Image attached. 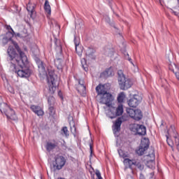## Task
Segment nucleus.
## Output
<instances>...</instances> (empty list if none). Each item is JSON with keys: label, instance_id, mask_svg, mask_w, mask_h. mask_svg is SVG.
Listing matches in <instances>:
<instances>
[{"label": "nucleus", "instance_id": "nucleus-1", "mask_svg": "<svg viewBox=\"0 0 179 179\" xmlns=\"http://www.w3.org/2000/svg\"><path fill=\"white\" fill-rule=\"evenodd\" d=\"M15 50L12 46H9L7 50V54L8 55L7 61L10 62V69L13 72L17 73L20 78H30L31 75V70L27 66L29 64V59H27V56L19 47L17 43L14 41H11Z\"/></svg>", "mask_w": 179, "mask_h": 179}, {"label": "nucleus", "instance_id": "nucleus-2", "mask_svg": "<svg viewBox=\"0 0 179 179\" xmlns=\"http://www.w3.org/2000/svg\"><path fill=\"white\" fill-rule=\"evenodd\" d=\"M95 90L97 93L96 96V100L101 104H106L107 107H110L114 99L113 98V94L108 92L107 85L106 84H99L96 87Z\"/></svg>", "mask_w": 179, "mask_h": 179}, {"label": "nucleus", "instance_id": "nucleus-3", "mask_svg": "<svg viewBox=\"0 0 179 179\" xmlns=\"http://www.w3.org/2000/svg\"><path fill=\"white\" fill-rule=\"evenodd\" d=\"M48 85L49 87V94H54L57 90V87H58V85H59V83L58 82V76L55 74V73L50 71V69H48Z\"/></svg>", "mask_w": 179, "mask_h": 179}, {"label": "nucleus", "instance_id": "nucleus-4", "mask_svg": "<svg viewBox=\"0 0 179 179\" xmlns=\"http://www.w3.org/2000/svg\"><path fill=\"white\" fill-rule=\"evenodd\" d=\"M118 83L120 86V89L121 90H128V89L132 87V80L131 79L126 78L125 75L120 71H118Z\"/></svg>", "mask_w": 179, "mask_h": 179}, {"label": "nucleus", "instance_id": "nucleus-5", "mask_svg": "<svg viewBox=\"0 0 179 179\" xmlns=\"http://www.w3.org/2000/svg\"><path fill=\"white\" fill-rule=\"evenodd\" d=\"M0 111L2 114H5L8 120H12L13 121L17 120L15 110L10 108L6 103H3L0 105Z\"/></svg>", "mask_w": 179, "mask_h": 179}, {"label": "nucleus", "instance_id": "nucleus-6", "mask_svg": "<svg viewBox=\"0 0 179 179\" xmlns=\"http://www.w3.org/2000/svg\"><path fill=\"white\" fill-rule=\"evenodd\" d=\"M168 132L171 133V135L173 136L175 143L173 141V140L169 138V136H166V141L172 149L174 148V145H179V138H178V134H177V131H176V127L174 126L171 125L169 129L168 130Z\"/></svg>", "mask_w": 179, "mask_h": 179}, {"label": "nucleus", "instance_id": "nucleus-7", "mask_svg": "<svg viewBox=\"0 0 179 179\" xmlns=\"http://www.w3.org/2000/svg\"><path fill=\"white\" fill-rule=\"evenodd\" d=\"M128 115L135 120V121H141L142 118H143V115L142 114V110L140 109H133L131 108H127L126 110Z\"/></svg>", "mask_w": 179, "mask_h": 179}, {"label": "nucleus", "instance_id": "nucleus-8", "mask_svg": "<svg viewBox=\"0 0 179 179\" xmlns=\"http://www.w3.org/2000/svg\"><path fill=\"white\" fill-rule=\"evenodd\" d=\"M65 163H66V159H65L64 156L56 155L53 163V167L55 170H61V169L65 166Z\"/></svg>", "mask_w": 179, "mask_h": 179}, {"label": "nucleus", "instance_id": "nucleus-9", "mask_svg": "<svg viewBox=\"0 0 179 179\" xmlns=\"http://www.w3.org/2000/svg\"><path fill=\"white\" fill-rule=\"evenodd\" d=\"M59 148V141L57 138L50 140L45 145L47 152H51L54 149H58Z\"/></svg>", "mask_w": 179, "mask_h": 179}, {"label": "nucleus", "instance_id": "nucleus-10", "mask_svg": "<svg viewBox=\"0 0 179 179\" xmlns=\"http://www.w3.org/2000/svg\"><path fill=\"white\" fill-rule=\"evenodd\" d=\"M139 103H141V100H139L138 95H134L132 98L127 101L129 107H131L132 108H136V107L139 106Z\"/></svg>", "mask_w": 179, "mask_h": 179}, {"label": "nucleus", "instance_id": "nucleus-11", "mask_svg": "<svg viewBox=\"0 0 179 179\" xmlns=\"http://www.w3.org/2000/svg\"><path fill=\"white\" fill-rule=\"evenodd\" d=\"M122 120H124V117H118L113 125V131L114 134H117V132H120L121 131V125L122 124Z\"/></svg>", "mask_w": 179, "mask_h": 179}, {"label": "nucleus", "instance_id": "nucleus-12", "mask_svg": "<svg viewBox=\"0 0 179 179\" xmlns=\"http://www.w3.org/2000/svg\"><path fill=\"white\" fill-rule=\"evenodd\" d=\"M31 110L36 113L38 117L44 115V111L41 109V107L36 105L30 106Z\"/></svg>", "mask_w": 179, "mask_h": 179}, {"label": "nucleus", "instance_id": "nucleus-13", "mask_svg": "<svg viewBox=\"0 0 179 179\" xmlns=\"http://www.w3.org/2000/svg\"><path fill=\"white\" fill-rule=\"evenodd\" d=\"M55 65L59 71H61V72H62V69H64V62L62 61V57H57L55 59Z\"/></svg>", "mask_w": 179, "mask_h": 179}, {"label": "nucleus", "instance_id": "nucleus-14", "mask_svg": "<svg viewBox=\"0 0 179 179\" xmlns=\"http://www.w3.org/2000/svg\"><path fill=\"white\" fill-rule=\"evenodd\" d=\"M96 50L92 48H87L85 51V55L87 59H96V55H94Z\"/></svg>", "mask_w": 179, "mask_h": 179}, {"label": "nucleus", "instance_id": "nucleus-15", "mask_svg": "<svg viewBox=\"0 0 179 179\" xmlns=\"http://www.w3.org/2000/svg\"><path fill=\"white\" fill-rule=\"evenodd\" d=\"M137 159H138L136 158H134L132 159H130L129 158H125L123 161V163L126 164V166H128L130 170H133L132 166H135Z\"/></svg>", "mask_w": 179, "mask_h": 179}, {"label": "nucleus", "instance_id": "nucleus-16", "mask_svg": "<svg viewBox=\"0 0 179 179\" xmlns=\"http://www.w3.org/2000/svg\"><path fill=\"white\" fill-rule=\"evenodd\" d=\"M74 44L76 47V52H77L78 55L79 57H82V52H83V50H82V49L80 48L78 50L79 44H80V41H79V39H78V38H76V36L74 37Z\"/></svg>", "mask_w": 179, "mask_h": 179}, {"label": "nucleus", "instance_id": "nucleus-17", "mask_svg": "<svg viewBox=\"0 0 179 179\" xmlns=\"http://www.w3.org/2000/svg\"><path fill=\"white\" fill-rule=\"evenodd\" d=\"M136 134L141 136L146 135V127H145L143 124H138V128L137 129V133Z\"/></svg>", "mask_w": 179, "mask_h": 179}, {"label": "nucleus", "instance_id": "nucleus-18", "mask_svg": "<svg viewBox=\"0 0 179 179\" xmlns=\"http://www.w3.org/2000/svg\"><path fill=\"white\" fill-rule=\"evenodd\" d=\"M40 75H47V71H45V64L41 62L37 64Z\"/></svg>", "mask_w": 179, "mask_h": 179}, {"label": "nucleus", "instance_id": "nucleus-19", "mask_svg": "<svg viewBox=\"0 0 179 179\" xmlns=\"http://www.w3.org/2000/svg\"><path fill=\"white\" fill-rule=\"evenodd\" d=\"M111 75H113V71L110 69H107L101 73L100 76L101 78H103V79H107V78L111 76Z\"/></svg>", "mask_w": 179, "mask_h": 179}, {"label": "nucleus", "instance_id": "nucleus-20", "mask_svg": "<svg viewBox=\"0 0 179 179\" xmlns=\"http://www.w3.org/2000/svg\"><path fill=\"white\" fill-rule=\"evenodd\" d=\"M149 145H150V141H149V138H143L141 140L140 145L142 146L143 148H145V149H149Z\"/></svg>", "mask_w": 179, "mask_h": 179}, {"label": "nucleus", "instance_id": "nucleus-21", "mask_svg": "<svg viewBox=\"0 0 179 179\" xmlns=\"http://www.w3.org/2000/svg\"><path fill=\"white\" fill-rule=\"evenodd\" d=\"M69 125H70V129H71V134H73L74 136H76V126L75 124V121H73V120L70 121Z\"/></svg>", "mask_w": 179, "mask_h": 179}, {"label": "nucleus", "instance_id": "nucleus-22", "mask_svg": "<svg viewBox=\"0 0 179 179\" xmlns=\"http://www.w3.org/2000/svg\"><path fill=\"white\" fill-rule=\"evenodd\" d=\"M56 44V48L55 50L57 51V57H60V58H62V45H61V43H59L58 45Z\"/></svg>", "mask_w": 179, "mask_h": 179}, {"label": "nucleus", "instance_id": "nucleus-23", "mask_svg": "<svg viewBox=\"0 0 179 179\" xmlns=\"http://www.w3.org/2000/svg\"><path fill=\"white\" fill-rule=\"evenodd\" d=\"M76 90L80 93V94H85V93H86V86H85V85H78Z\"/></svg>", "mask_w": 179, "mask_h": 179}, {"label": "nucleus", "instance_id": "nucleus-24", "mask_svg": "<svg viewBox=\"0 0 179 179\" xmlns=\"http://www.w3.org/2000/svg\"><path fill=\"white\" fill-rule=\"evenodd\" d=\"M44 9L48 15H51V6H50L48 0H45V1Z\"/></svg>", "mask_w": 179, "mask_h": 179}, {"label": "nucleus", "instance_id": "nucleus-25", "mask_svg": "<svg viewBox=\"0 0 179 179\" xmlns=\"http://www.w3.org/2000/svg\"><path fill=\"white\" fill-rule=\"evenodd\" d=\"M124 113V106L122 104H119L117 108H116V115L120 117V115H122Z\"/></svg>", "mask_w": 179, "mask_h": 179}, {"label": "nucleus", "instance_id": "nucleus-26", "mask_svg": "<svg viewBox=\"0 0 179 179\" xmlns=\"http://www.w3.org/2000/svg\"><path fill=\"white\" fill-rule=\"evenodd\" d=\"M134 166H136V167H137V169L140 170V171H143V170L145 169V165H143V163H142V162H141L139 159H136Z\"/></svg>", "mask_w": 179, "mask_h": 179}, {"label": "nucleus", "instance_id": "nucleus-27", "mask_svg": "<svg viewBox=\"0 0 179 179\" xmlns=\"http://www.w3.org/2000/svg\"><path fill=\"white\" fill-rule=\"evenodd\" d=\"M15 36V31H8L6 34V38H4L5 40H7V41H12V38Z\"/></svg>", "mask_w": 179, "mask_h": 179}, {"label": "nucleus", "instance_id": "nucleus-28", "mask_svg": "<svg viewBox=\"0 0 179 179\" xmlns=\"http://www.w3.org/2000/svg\"><path fill=\"white\" fill-rule=\"evenodd\" d=\"M105 55H107L108 57H113V55H114V49L113 48H106Z\"/></svg>", "mask_w": 179, "mask_h": 179}, {"label": "nucleus", "instance_id": "nucleus-29", "mask_svg": "<svg viewBox=\"0 0 179 179\" xmlns=\"http://www.w3.org/2000/svg\"><path fill=\"white\" fill-rule=\"evenodd\" d=\"M147 149L148 148H145V147L140 145L138 150H136V153H137V155H138V156H143V155H145V152H146Z\"/></svg>", "mask_w": 179, "mask_h": 179}, {"label": "nucleus", "instance_id": "nucleus-30", "mask_svg": "<svg viewBox=\"0 0 179 179\" xmlns=\"http://www.w3.org/2000/svg\"><path fill=\"white\" fill-rule=\"evenodd\" d=\"M139 127V124H131L129 126V129L130 131H131V132H134L135 134H136L138 132V128Z\"/></svg>", "mask_w": 179, "mask_h": 179}, {"label": "nucleus", "instance_id": "nucleus-31", "mask_svg": "<svg viewBox=\"0 0 179 179\" xmlns=\"http://www.w3.org/2000/svg\"><path fill=\"white\" fill-rule=\"evenodd\" d=\"M81 64L84 71H85V72H87L89 71V68H87V62L86 61L85 58H83L81 59Z\"/></svg>", "mask_w": 179, "mask_h": 179}, {"label": "nucleus", "instance_id": "nucleus-32", "mask_svg": "<svg viewBox=\"0 0 179 179\" xmlns=\"http://www.w3.org/2000/svg\"><path fill=\"white\" fill-rule=\"evenodd\" d=\"M103 19L106 20V23H108L110 26H112V27L117 29V27H115V25L114 24V22H111V20H110V17H108V15H105L103 17Z\"/></svg>", "mask_w": 179, "mask_h": 179}, {"label": "nucleus", "instance_id": "nucleus-33", "mask_svg": "<svg viewBox=\"0 0 179 179\" xmlns=\"http://www.w3.org/2000/svg\"><path fill=\"white\" fill-rule=\"evenodd\" d=\"M27 10H28V12H29L31 14L30 15L31 16V15H33V13H34V5H30L28 4L27 6Z\"/></svg>", "mask_w": 179, "mask_h": 179}, {"label": "nucleus", "instance_id": "nucleus-34", "mask_svg": "<svg viewBox=\"0 0 179 179\" xmlns=\"http://www.w3.org/2000/svg\"><path fill=\"white\" fill-rule=\"evenodd\" d=\"M173 66L176 69V71L173 72V73L175 74L176 79L179 80V66H177L176 64H173Z\"/></svg>", "mask_w": 179, "mask_h": 179}, {"label": "nucleus", "instance_id": "nucleus-35", "mask_svg": "<svg viewBox=\"0 0 179 179\" xmlns=\"http://www.w3.org/2000/svg\"><path fill=\"white\" fill-rule=\"evenodd\" d=\"M48 103L49 106H54V103H55V98L54 96L50 95L48 98Z\"/></svg>", "mask_w": 179, "mask_h": 179}, {"label": "nucleus", "instance_id": "nucleus-36", "mask_svg": "<svg viewBox=\"0 0 179 179\" xmlns=\"http://www.w3.org/2000/svg\"><path fill=\"white\" fill-rule=\"evenodd\" d=\"M148 177H149V179H155V173L154 172L150 173L148 175ZM139 179H146V178H145V176H143V173H141Z\"/></svg>", "mask_w": 179, "mask_h": 179}, {"label": "nucleus", "instance_id": "nucleus-37", "mask_svg": "<svg viewBox=\"0 0 179 179\" xmlns=\"http://www.w3.org/2000/svg\"><path fill=\"white\" fill-rule=\"evenodd\" d=\"M124 98H125V95L124 94V92H121L117 96L118 103H123Z\"/></svg>", "mask_w": 179, "mask_h": 179}, {"label": "nucleus", "instance_id": "nucleus-38", "mask_svg": "<svg viewBox=\"0 0 179 179\" xmlns=\"http://www.w3.org/2000/svg\"><path fill=\"white\" fill-rule=\"evenodd\" d=\"M34 59L36 62V64H41V62H43L41 59H40V56H38V55H34Z\"/></svg>", "mask_w": 179, "mask_h": 179}, {"label": "nucleus", "instance_id": "nucleus-39", "mask_svg": "<svg viewBox=\"0 0 179 179\" xmlns=\"http://www.w3.org/2000/svg\"><path fill=\"white\" fill-rule=\"evenodd\" d=\"M64 135H65V136H69V131H68V127H64L62 129Z\"/></svg>", "mask_w": 179, "mask_h": 179}, {"label": "nucleus", "instance_id": "nucleus-40", "mask_svg": "<svg viewBox=\"0 0 179 179\" xmlns=\"http://www.w3.org/2000/svg\"><path fill=\"white\" fill-rule=\"evenodd\" d=\"M49 113L50 115H54L55 114V109L53 106H49Z\"/></svg>", "mask_w": 179, "mask_h": 179}, {"label": "nucleus", "instance_id": "nucleus-41", "mask_svg": "<svg viewBox=\"0 0 179 179\" xmlns=\"http://www.w3.org/2000/svg\"><path fill=\"white\" fill-rule=\"evenodd\" d=\"M95 174L98 179H103V178L101 177V173H100V171L96 170L95 172Z\"/></svg>", "mask_w": 179, "mask_h": 179}, {"label": "nucleus", "instance_id": "nucleus-42", "mask_svg": "<svg viewBox=\"0 0 179 179\" xmlns=\"http://www.w3.org/2000/svg\"><path fill=\"white\" fill-rule=\"evenodd\" d=\"M148 156L150 157H152V159H150V162H153V160H155V150H152V153L148 155Z\"/></svg>", "mask_w": 179, "mask_h": 179}, {"label": "nucleus", "instance_id": "nucleus-43", "mask_svg": "<svg viewBox=\"0 0 179 179\" xmlns=\"http://www.w3.org/2000/svg\"><path fill=\"white\" fill-rule=\"evenodd\" d=\"M126 59H128V61H129V62H131V64L134 65V66H135V64H134V62H132V59H131V57H129V55H127V56L125 57Z\"/></svg>", "mask_w": 179, "mask_h": 179}, {"label": "nucleus", "instance_id": "nucleus-44", "mask_svg": "<svg viewBox=\"0 0 179 179\" xmlns=\"http://www.w3.org/2000/svg\"><path fill=\"white\" fill-rule=\"evenodd\" d=\"M92 142V141H91V143H90V150L91 155L93 153V143Z\"/></svg>", "mask_w": 179, "mask_h": 179}, {"label": "nucleus", "instance_id": "nucleus-45", "mask_svg": "<svg viewBox=\"0 0 179 179\" xmlns=\"http://www.w3.org/2000/svg\"><path fill=\"white\" fill-rule=\"evenodd\" d=\"M169 71H171L172 72H174L176 71V68L174 69V67H173V65H171V64H169Z\"/></svg>", "mask_w": 179, "mask_h": 179}, {"label": "nucleus", "instance_id": "nucleus-46", "mask_svg": "<svg viewBox=\"0 0 179 179\" xmlns=\"http://www.w3.org/2000/svg\"><path fill=\"white\" fill-rule=\"evenodd\" d=\"M6 29L8 30V31H13V29H12V27H10V25H7L6 26Z\"/></svg>", "mask_w": 179, "mask_h": 179}, {"label": "nucleus", "instance_id": "nucleus-47", "mask_svg": "<svg viewBox=\"0 0 179 179\" xmlns=\"http://www.w3.org/2000/svg\"><path fill=\"white\" fill-rule=\"evenodd\" d=\"M172 13H173V15H174L175 16H178V15H179V13H178V12L174 11V10H172Z\"/></svg>", "mask_w": 179, "mask_h": 179}, {"label": "nucleus", "instance_id": "nucleus-48", "mask_svg": "<svg viewBox=\"0 0 179 179\" xmlns=\"http://www.w3.org/2000/svg\"><path fill=\"white\" fill-rule=\"evenodd\" d=\"M62 148H66V143H65V141H63V144H62Z\"/></svg>", "mask_w": 179, "mask_h": 179}, {"label": "nucleus", "instance_id": "nucleus-49", "mask_svg": "<svg viewBox=\"0 0 179 179\" xmlns=\"http://www.w3.org/2000/svg\"><path fill=\"white\" fill-rule=\"evenodd\" d=\"M127 179H134V177H132L131 176L128 175V176H127Z\"/></svg>", "mask_w": 179, "mask_h": 179}, {"label": "nucleus", "instance_id": "nucleus-50", "mask_svg": "<svg viewBox=\"0 0 179 179\" xmlns=\"http://www.w3.org/2000/svg\"><path fill=\"white\" fill-rule=\"evenodd\" d=\"M78 85H85V84H83V80H78Z\"/></svg>", "mask_w": 179, "mask_h": 179}, {"label": "nucleus", "instance_id": "nucleus-51", "mask_svg": "<svg viewBox=\"0 0 179 179\" xmlns=\"http://www.w3.org/2000/svg\"><path fill=\"white\" fill-rule=\"evenodd\" d=\"M10 93H15V91H13V89L12 87H10Z\"/></svg>", "mask_w": 179, "mask_h": 179}, {"label": "nucleus", "instance_id": "nucleus-52", "mask_svg": "<svg viewBox=\"0 0 179 179\" xmlns=\"http://www.w3.org/2000/svg\"><path fill=\"white\" fill-rule=\"evenodd\" d=\"M118 153H119L120 156H122L121 153H122V150H118Z\"/></svg>", "mask_w": 179, "mask_h": 179}, {"label": "nucleus", "instance_id": "nucleus-53", "mask_svg": "<svg viewBox=\"0 0 179 179\" xmlns=\"http://www.w3.org/2000/svg\"><path fill=\"white\" fill-rule=\"evenodd\" d=\"M16 36H17V37H20V34L17 33V34H16Z\"/></svg>", "mask_w": 179, "mask_h": 179}, {"label": "nucleus", "instance_id": "nucleus-54", "mask_svg": "<svg viewBox=\"0 0 179 179\" xmlns=\"http://www.w3.org/2000/svg\"><path fill=\"white\" fill-rule=\"evenodd\" d=\"M39 179H43V177L41 176H40Z\"/></svg>", "mask_w": 179, "mask_h": 179}, {"label": "nucleus", "instance_id": "nucleus-55", "mask_svg": "<svg viewBox=\"0 0 179 179\" xmlns=\"http://www.w3.org/2000/svg\"><path fill=\"white\" fill-rule=\"evenodd\" d=\"M108 2H109V3H110V2H111V0H106Z\"/></svg>", "mask_w": 179, "mask_h": 179}, {"label": "nucleus", "instance_id": "nucleus-56", "mask_svg": "<svg viewBox=\"0 0 179 179\" xmlns=\"http://www.w3.org/2000/svg\"><path fill=\"white\" fill-rule=\"evenodd\" d=\"M111 120H113V118H114V117H110Z\"/></svg>", "mask_w": 179, "mask_h": 179}, {"label": "nucleus", "instance_id": "nucleus-57", "mask_svg": "<svg viewBox=\"0 0 179 179\" xmlns=\"http://www.w3.org/2000/svg\"><path fill=\"white\" fill-rule=\"evenodd\" d=\"M59 93H61V92H59Z\"/></svg>", "mask_w": 179, "mask_h": 179}, {"label": "nucleus", "instance_id": "nucleus-58", "mask_svg": "<svg viewBox=\"0 0 179 179\" xmlns=\"http://www.w3.org/2000/svg\"><path fill=\"white\" fill-rule=\"evenodd\" d=\"M59 96H61V94H59Z\"/></svg>", "mask_w": 179, "mask_h": 179}]
</instances>
